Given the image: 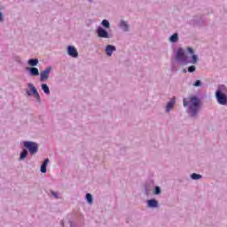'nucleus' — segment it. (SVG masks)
<instances>
[{
  "instance_id": "1",
  "label": "nucleus",
  "mask_w": 227,
  "mask_h": 227,
  "mask_svg": "<svg viewBox=\"0 0 227 227\" xmlns=\"http://www.w3.org/2000/svg\"><path fill=\"white\" fill-rule=\"evenodd\" d=\"M227 89L224 85H220L215 91V98L220 106H226L227 104Z\"/></svg>"
},
{
  "instance_id": "2",
  "label": "nucleus",
  "mask_w": 227,
  "mask_h": 227,
  "mask_svg": "<svg viewBox=\"0 0 227 227\" xmlns=\"http://www.w3.org/2000/svg\"><path fill=\"white\" fill-rule=\"evenodd\" d=\"M191 116H196L201 106V100L196 97L189 98Z\"/></svg>"
},
{
  "instance_id": "3",
  "label": "nucleus",
  "mask_w": 227,
  "mask_h": 227,
  "mask_svg": "<svg viewBox=\"0 0 227 227\" xmlns=\"http://www.w3.org/2000/svg\"><path fill=\"white\" fill-rule=\"evenodd\" d=\"M24 146L25 148H27L32 155H35V153L38 152V145L36 143L27 141L24 143Z\"/></svg>"
},
{
  "instance_id": "4",
  "label": "nucleus",
  "mask_w": 227,
  "mask_h": 227,
  "mask_svg": "<svg viewBox=\"0 0 227 227\" xmlns=\"http://www.w3.org/2000/svg\"><path fill=\"white\" fill-rule=\"evenodd\" d=\"M176 59L181 61L183 65H187L189 63V61L187 60V56H185V51L182 48L178 49L177 51Z\"/></svg>"
},
{
  "instance_id": "5",
  "label": "nucleus",
  "mask_w": 227,
  "mask_h": 227,
  "mask_svg": "<svg viewBox=\"0 0 227 227\" xmlns=\"http://www.w3.org/2000/svg\"><path fill=\"white\" fill-rule=\"evenodd\" d=\"M51 70H52V67H50L40 73L41 82H44V81H47L49 79V75L51 74Z\"/></svg>"
},
{
  "instance_id": "6",
  "label": "nucleus",
  "mask_w": 227,
  "mask_h": 227,
  "mask_svg": "<svg viewBox=\"0 0 227 227\" xmlns=\"http://www.w3.org/2000/svg\"><path fill=\"white\" fill-rule=\"evenodd\" d=\"M97 33L99 38H109V32H107L102 27H98Z\"/></svg>"
},
{
  "instance_id": "7",
  "label": "nucleus",
  "mask_w": 227,
  "mask_h": 227,
  "mask_svg": "<svg viewBox=\"0 0 227 227\" xmlns=\"http://www.w3.org/2000/svg\"><path fill=\"white\" fill-rule=\"evenodd\" d=\"M67 54L71 56V58H77L79 56V52L77 51V49L74 46H68L67 47Z\"/></svg>"
},
{
  "instance_id": "8",
  "label": "nucleus",
  "mask_w": 227,
  "mask_h": 227,
  "mask_svg": "<svg viewBox=\"0 0 227 227\" xmlns=\"http://www.w3.org/2000/svg\"><path fill=\"white\" fill-rule=\"evenodd\" d=\"M28 88L32 91L35 98H36V100H40V94H38V90H36L35 85H33V83H28Z\"/></svg>"
},
{
  "instance_id": "9",
  "label": "nucleus",
  "mask_w": 227,
  "mask_h": 227,
  "mask_svg": "<svg viewBox=\"0 0 227 227\" xmlns=\"http://www.w3.org/2000/svg\"><path fill=\"white\" fill-rule=\"evenodd\" d=\"M27 70H28L30 75L34 77L40 75V71L36 67H27Z\"/></svg>"
},
{
  "instance_id": "10",
  "label": "nucleus",
  "mask_w": 227,
  "mask_h": 227,
  "mask_svg": "<svg viewBox=\"0 0 227 227\" xmlns=\"http://www.w3.org/2000/svg\"><path fill=\"white\" fill-rule=\"evenodd\" d=\"M114 51H116V47L113 45H107L106 48V52L107 56H113V52H114Z\"/></svg>"
},
{
  "instance_id": "11",
  "label": "nucleus",
  "mask_w": 227,
  "mask_h": 227,
  "mask_svg": "<svg viewBox=\"0 0 227 227\" xmlns=\"http://www.w3.org/2000/svg\"><path fill=\"white\" fill-rule=\"evenodd\" d=\"M47 164H49V159H46L41 165V173H47Z\"/></svg>"
},
{
  "instance_id": "12",
  "label": "nucleus",
  "mask_w": 227,
  "mask_h": 227,
  "mask_svg": "<svg viewBox=\"0 0 227 227\" xmlns=\"http://www.w3.org/2000/svg\"><path fill=\"white\" fill-rule=\"evenodd\" d=\"M41 88H42L43 91H44L45 95H50L51 94V90H49V86H47L46 83H43L41 85Z\"/></svg>"
},
{
  "instance_id": "13",
  "label": "nucleus",
  "mask_w": 227,
  "mask_h": 227,
  "mask_svg": "<svg viewBox=\"0 0 227 227\" xmlns=\"http://www.w3.org/2000/svg\"><path fill=\"white\" fill-rule=\"evenodd\" d=\"M158 205H159V202H157V200H148V206L151 207L152 208L157 207Z\"/></svg>"
},
{
  "instance_id": "14",
  "label": "nucleus",
  "mask_w": 227,
  "mask_h": 227,
  "mask_svg": "<svg viewBox=\"0 0 227 227\" xmlns=\"http://www.w3.org/2000/svg\"><path fill=\"white\" fill-rule=\"evenodd\" d=\"M29 67H36L38 65V59H31L28 60Z\"/></svg>"
},
{
  "instance_id": "15",
  "label": "nucleus",
  "mask_w": 227,
  "mask_h": 227,
  "mask_svg": "<svg viewBox=\"0 0 227 227\" xmlns=\"http://www.w3.org/2000/svg\"><path fill=\"white\" fill-rule=\"evenodd\" d=\"M175 106V98L171 99L167 105V111L169 112L170 109H173Z\"/></svg>"
},
{
  "instance_id": "16",
  "label": "nucleus",
  "mask_w": 227,
  "mask_h": 227,
  "mask_svg": "<svg viewBox=\"0 0 227 227\" xmlns=\"http://www.w3.org/2000/svg\"><path fill=\"white\" fill-rule=\"evenodd\" d=\"M170 42L173 43L178 42V34H174L170 36Z\"/></svg>"
},
{
  "instance_id": "17",
  "label": "nucleus",
  "mask_w": 227,
  "mask_h": 227,
  "mask_svg": "<svg viewBox=\"0 0 227 227\" xmlns=\"http://www.w3.org/2000/svg\"><path fill=\"white\" fill-rule=\"evenodd\" d=\"M26 157H27V150H24L20 156V160H24V159H26Z\"/></svg>"
},
{
  "instance_id": "18",
  "label": "nucleus",
  "mask_w": 227,
  "mask_h": 227,
  "mask_svg": "<svg viewBox=\"0 0 227 227\" xmlns=\"http://www.w3.org/2000/svg\"><path fill=\"white\" fill-rule=\"evenodd\" d=\"M121 27L124 29V31H129V25H127V22L125 21L121 22Z\"/></svg>"
},
{
  "instance_id": "19",
  "label": "nucleus",
  "mask_w": 227,
  "mask_h": 227,
  "mask_svg": "<svg viewBox=\"0 0 227 227\" xmlns=\"http://www.w3.org/2000/svg\"><path fill=\"white\" fill-rule=\"evenodd\" d=\"M86 200L88 203H93V197L90 193L86 194Z\"/></svg>"
},
{
  "instance_id": "20",
  "label": "nucleus",
  "mask_w": 227,
  "mask_h": 227,
  "mask_svg": "<svg viewBox=\"0 0 227 227\" xmlns=\"http://www.w3.org/2000/svg\"><path fill=\"white\" fill-rule=\"evenodd\" d=\"M102 26H103L104 27L109 28V27H110L109 21H108L107 20H103V21H102Z\"/></svg>"
},
{
  "instance_id": "21",
  "label": "nucleus",
  "mask_w": 227,
  "mask_h": 227,
  "mask_svg": "<svg viewBox=\"0 0 227 227\" xmlns=\"http://www.w3.org/2000/svg\"><path fill=\"white\" fill-rule=\"evenodd\" d=\"M192 180H200V178H201V175L193 173V174L192 175Z\"/></svg>"
},
{
  "instance_id": "22",
  "label": "nucleus",
  "mask_w": 227,
  "mask_h": 227,
  "mask_svg": "<svg viewBox=\"0 0 227 227\" xmlns=\"http://www.w3.org/2000/svg\"><path fill=\"white\" fill-rule=\"evenodd\" d=\"M198 63V56L197 55H192V64L196 65Z\"/></svg>"
},
{
  "instance_id": "23",
  "label": "nucleus",
  "mask_w": 227,
  "mask_h": 227,
  "mask_svg": "<svg viewBox=\"0 0 227 227\" xmlns=\"http://www.w3.org/2000/svg\"><path fill=\"white\" fill-rule=\"evenodd\" d=\"M188 72H190V73L196 72V67L195 66L189 67Z\"/></svg>"
},
{
  "instance_id": "24",
  "label": "nucleus",
  "mask_w": 227,
  "mask_h": 227,
  "mask_svg": "<svg viewBox=\"0 0 227 227\" xmlns=\"http://www.w3.org/2000/svg\"><path fill=\"white\" fill-rule=\"evenodd\" d=\"M154 194H160V188L159 186L155 187Z\"/></svg>"
},
{
  "instance_id": "25",
  "label": "nucleus",
  "mask_w": 227,
  "mask_h": 227,
  "mask_svg": "<svg viewBox=\"0 0 227 227\" xmlns=\"http://www.w3.org/2000/svg\"><path fill=\"white\" fill-rule=\"evenodd\" d=\"M193 86H195V87L201 86V81L197 80V81L195 82V83L193 84Z\"/></svg>"
},
{
  "instance_id": "26",
  "label": "nucleus",
  "mask_w": 227,
  "mask_h": 227,
  "mask_svg": "<svg viewBox=\"0 0 227 227\" xmlns=\"http://www.w3.org/2000/svg\"><path fill=\"white\" fill-rule=\"evenodd\" d=\"M183 104L184 107H187V106H189V101H187V98H184Z\"/></svg>"
},
{
  "instance_id": "27",
  "label": "nucleus",
  "mask_w": 227,
  "mask_h": 227,
  "mask_svg": "<svg viewBox=\"0 0 227 227\" xmlns=\"http://www.w3.org/2000/svg\"><path fill=\"white\" fill-rule=\"evenodd\" d=\"M187 51H188V52H190V54H194V50H192V48L188 47Z\"/></svg>"
},
{
  "instance_id": "28",
  "label": "nucleus",
  "mask_w": 227,
  "mask_h": 227,
  "mask_svg": "<svg viewBox=\"0 0 227 227\" xmlns=\"http://www.w3.org/2000/svg\"><path fill=\"white\" fill-rule=\"evenodd\" d=\"M4 19H3V12H0V22H3Z\"/></svg>"
},
{
  "instance_id": "29",
  "label": "nucleus",
  "mask_w": 227,
  "mask_h": 227,
  "mask_svg": "<svg viewBox=\"0 0 227 227\" xmlns=\"http://www.w3.org/2000/svg\"><path fill=\"white\" fill-rule=\"evenodd\" d=\"M51 194H52L53 196H55V198H58V195L56 194V192H52Z\"/></svg>"
},
{
  "instance_id": "30",
  "label": "nucleus",
  "mask_w": 227,
  "mask_h": 227,
  "mask_svg": "<svg viewBox=\"0 0 227 227\" xmlns=\"http://www.w3.org/2000/svg\"><path fill=\"white\" fill-rule=\"evenodd\" d=\"M184 72L186 73L187 71L184 69Z\"/></svg>"
}]
</instances>
